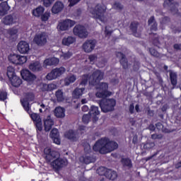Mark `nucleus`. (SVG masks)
Returning a JSON list of instances; mask_svg holds the SVG:
<instances>
[{
	"label": "nucleus",
	"mask_w": 181,
	"mask_h": 181,
	"mask_svg": "<svg viewBox=\"0 0 181 181\" xmlns=\"http://www.w3.org/2000/svg\"><path fill=\"white\" fill-rule=\"evenodd\" d=\"M9 80H11V84L13 87H19L21 84H22V79L16 75L11 77V78H9Z\"/></svg>",
	"instance_id": "7c9ffc66"
},
{
	"label": "nucleus",
	"mask_w": 181,
	"mask_h": 181,
	"mask_svg": "<svg viewBox=\"0 0 181 181\" xmlns=\"http://www.w3.org/2000/svg\"><path fill=\"white\" fill-rule=\"evenodd\" d=\"M138 26H139V23H138V22H132L129 26L130 30H132V32L134 33H136V30H138Z\"/></svg>",
	"instance_id": "58836bf2"
},
{
	"label": "nucleus",
	"mask_w": 181,
	"mask_h": 181,
	"mask_svg": "<svg viewBox=\"0 0 181 181\" xmlns=\"http://www.w3.org/2000/svg\"><path fill=\"white\" fill-rule=\"evenodd\" d=\"M42 1L43 2L44 6H45L46 8H49V6H50V5H52V4L54 2V0H42Z\"/></svg>",
	"instance_id": "3c124183"
},
{
	"label": "nucleus",
	"mask_w": 181,
	"mask_h": 181,
	"mask_svg": "<svg viewBox=\"0 0 181 181\" xmlns=\"http://www.w3.org/2000/svg\"><path fill=\"white\" fill-rule=\"evenodd\" d=\"M91 117H93L91 115H90L89 113L87 115H83V117H82V121L83 122V124H88V122H90V119H91Z\"/></svg>",
	"instance_id": "37998d69"
},
{
	"label": "nucleus",
	"mask_w": 181,
	"mask_h": 181,
	"mask_svg": "<svg viewBox=\"0 0 181 181\" xmlns=\"http://www.w3.org/2000/svg\"><path fill=\"white\" fill-rule=\"evenodd\" d=\"M98 175L100 176H107V172H108V169L104 168V167H100L97 170Z\"/></svg>",
	"instance_id": "a19ab883"
},
{
	"label": "nucleus",
	"mask_w": 181,
	"mask_h": 181,
	"mask_svg": "<svg viewBox=\"0 0 181 181\" xmlns=\"http://www.w3.org/2000/svg\"><path fill=\"white\" fill-rule=\"evenodd\" d=\"M71 56H73V54L70 52H68L63 54V57L65 59H70V57H71Z\"/></svg>",
	"instance_id": "e2e57ef3"
},
{
	"label": "nucleus",
	"mask_w": 181,
	"mask_h": 181,
	"mask_svg": "<svg viewBox=\"0 0 181 181\" xmlns=\"http://www.w3.org/2000/svg\"><path fill=\"white\" fill-rule=\"evenodd\" d=\"M108 83H102L100 86V90L98 92L95 93L96 97L98 98H105V97H108L110 95L108 94Z\"/></svg>",
	"instance_id": "f8f14e48"
},
{
	"label": "nucleus",
	"mask_w": 181,
	"mask_h": 181,
	"mask_svg": "<svg viewBox=\"0 0 181 181\" xmlns=\"http://www.w3.org/2000/svg\"><path fill=\"white\" fill-rule=\"evenodd\" d=\"M98 59V57H97V54H90L88 57L90 64H94Z\"/></svg>",
	"instance_id": "a18cd8bd"
},
{
	"label": "nucleus",
	"mask_w": 181,
	"mask_h": 181,
	"mask_svg": "<svg viewBox=\"0 0 181 181\" xmlns=\"http://www.w3.org/2000/svg\"><path fill=\"white\" fill-rule=\"evenodd\" d=\"M38 105H40L42 108H40V112H43V111H46V105L43 103H38Z\"/></svg>",
	"instance_id": "69168bd1"
},
{
	"label": "nucleus",
	"mask_w": 181,
	"mask_h": 181,
	"mask_svg": "<svg viewBox=\"0 0 181 181\" xmlns=\"http://www.w3.org/2000/svg\"><path fill=\"white\" fill-rule=\"evenodd\" d=\"M122 165L124 166V168L131 169V168H132V161L129 158H122Z\"/></svg>",
	"instance_id": "72a5a7b5"
},
{
	"label": "nucleus",
	"mask_w": 181,
	"mask_h": 181,
	"mask_svg": "<svg viewBox=\"0 0 181 181\" xmlns=\"http://www.w3.org/2000/svg\"><path fill=\"white\" fill-rule=\"evenodd\" d=\"M63 9H64V4H63L62 1H56L54 4L51 11L52 13L57 15V13H60Z\"/></svg>",
	"instance_id": "f3484780"
},
{
	"label": "nucleus",
	"mask_w": 181,
	"mask_h": 181,
	"mask_svg": "<svg viewBox=\"0 0 181 181\" xmlns=\"http://www.w3.org/2000/svg\"><path fill=\"white\" fill-rule=\"evenodd\" d=\"M170 21V19L168 17H164L162 19L161 23L166 25V23H169Z\"/></svg>",
	"instance_id": "338daca9"
},
{
	"label": "nucleus",
	"mask_w": 181,
	"mask_h": 181,
	"mask_svg": "<svg viewBox=\"0 0 181 181\" xmlns=\"http://www.w3.org/2000/svg\"><path fill=\"white\" fill-rule=\"evenodd\" d=\"M66 110L62 107H57L54 110V115L57 118H64L66 117Z\"/></svg>",
	"instance_id": "4be33fe9"
},
{
	"label": "nucleus",
	"mask_w": 181,
	"mask_h": 181,
	"mask_svg": "<svg viewBox=\"0 0 181 181\" xmlns=\"http://www.w3.org/2000/svg\"><path fill=\"white\" fill-rule=\"evenodd\" d=\"M76 25V21L71 20H65L59 23L58 28L60 30H67L69 28H71Z\"/></svg>",
	"instance_id": "2eb2a0df"
},
{
	"label": "nucleus",
	"mask_w": 181,
	"mask_h": 181,
	"mask_svg": "<svg viewBox=\"0 0 181 181\" xmlns=\"http://www.w3.org/2000/svg\"><path fill=\"white\" fill-rule=\"evenodd\" d=\"M113 9H116L117 11H121L124 6L119 2H115L112 6Z\"/></svg>",
	"instance_id": "09e8293b"
},
{
	"label": "nucleus",
	"mask_w": 181,
	"mask_h": 181,
	"mask_svg": "<svg viewBox=\"0 0 181 181\" xmlns=\"http://www.w3.org/2000/svg\"><path fill=\"white\" fill-rule=\"evenodd\" d=\"M117 102L114 99H103L99 101V105L103 112H110L114 110Z\"/></svg>",
	"instance_id": "7ed1b4c3"
},
{
	"label": "nucleus",
	"mask_w": 181,
	"mask_h": 181,
	"mask_svg": "<svg viewBox=\"0 0 181 181\" xmlns=\"http://www.w3.org/2000/svg\"><path fill=\"white\" fill-rule=\"evenodd\" d=\"M8 60L13 64H19V55L14 54L8 56Z\"/></svg>",
	"instance_id": "f704fd0d"
},
{
	"label": "nucleus",
	"mask_w": 181,
	"mask_h": 181,
	"mask_svg": "<svg viewBox=\"0 0 181 181\" xmlns=\"http://www.w3.org/2000/svg\"><path fill=\"white\" fill-rule=\"evenodd\" d=\"M49 16H50V13H45V14L42 15V21H47V19H49Z\"/></svg>",
	"instance_id": "680f3d73"
},
{
	"label": "nucleus",
	"mask_w": 181,
	"mask_h": 181,
	"mask_svg": "<svg viewBox=\"0 0 181 181\" xmlns=\"http://www.w3.org/2000/svg\"><path fill=\"white\" fill-rule=\"evenodd\" d=\"M168 73H170V80L171 84L173 88H175V87L177 86V74L172 70H169Z\"/></svg>",
	"instance_id": "412c9836"
},
{
	"label": "nucleus",
	"mask_w": 181,
	"mask_h": 181,
	"mask_svg": "<svg viewBox=\"0 0 181 181\" xmlns=\"http://www.w3.org/2000/svg\"><path fill=\"white\" fill-rule=\"evenodd\" d=\"M153 44L154 46H159L160 45V42H159V38L158 37L157 34H153Z\"/></svg>",
	"instance_id": "49530a36"
},
{
	"label": "nucleus",
	"mask_w": 181,
	"mask_h": 181,
	"mask_svg": "<svg viewBox=\"0 0 181 181\" xmlns=\"http://www.w3.org/2000/svg\"><path fill=\"white\" fill-rule=\"evenodd\" d=\"M66 72V69L64 67L56 68L54 69L47 74L46 76L47 80H56L58 77H60L62 74H64Z\"/></svg>",
	"instance_id": "20e7f679"
},
{
	"label": "nucleus",
	"mask_w": 181,
	"mask_h": 181,
	"mask_svg": "<svg viewBox=\"0 0 181 181\" xmlns=\"http://www.w3.org/2000/svg\"><path fill=\"white\" fill-rule=\"evenodd\" d=\"M86 90L85 88H76L74 89V90L72 93V95L74 98H80L84 93V90Z\"/></svg>",
	"instance_id": "c756f323"
},
{
	"label": "nucleus",
	"mask_w": 181,
	"mask_h": 181,
	"mask_svg": "<svg viewBox=\"0 0 181 181\" xmlns=\"http://www.w3.org/2000/svg\"><path fill=\"white\" fill-rule=\"evenodd\" d=\"M65 136L68 139H70V141H77L78 134L73 130H69L65 134Z\"/></svg>",
	"instance_id": "393cba45"
},
{
	"label": "nucleus",
	"mask_w": 181,
	"mask_h": 181,
	"mask_svg": "<svg viewBox=\"0 0 181 181\" xmlns=\"http://www.w3.org/2000/svg\"><path fill=\"white\" fill-rule=\"evenodd\" d=\"M15 22H16V18L12 15L6 16L3 19V23H4V25H12V23H15Z\"/></svg>",
	"instance_id": "cd10ccee"
},
{
	"label": "nucleus",
	"mask_w": 181,
	"mask_h": 181,
	"mask_svg": "<svg viewBox=\"0 0 181 181\" xmlns=\"http://www.w3.org/2000/svg\"><path fill=\"white\" fill-rule=\"evenodd\" d=\"M139 66H140L139 62L134 61V65H133V70L134 71H138V70H139Z\"/></svg>",
	"instance_id": "6e6d98bb"
},
{
	"label": "nucleus",
	"mask_w": 181,
	"mask_h": 181,
	"mask_svg": "<svg viewBox=\"0 0 181 181\" xmlns=\"http://www.w3.org/2000/svg\"><path fill=\"white\" fill-rule=\"evenodd\" d=\"M163 6L164 8H167V9H170L173 15H176V13L179 12V10L177 9L179 3L175 1V0H165Z\"/></svg>",
	"instance_id": "0eeeda50"
},
{
	"label": "nucleus",
	"mask_w": 181,
	"mask_h": 181,
	"mask_svg": "<svg viewBox=\"0 0 181 181\" xmlns=\"http://www.w3.org/2000/svg\"><path fill=\"white\" fill-rule=\"evenodd\" d=\"M51 138H56L59 136V130L57 129H53L50 133Z\"/></svg>",
	"instance_id": "8fccbe9b"
},
{
	"label": "nucleus",
	"mask_w": 181,
	"mask_h": 181,
	"mask_svg": "<svg viewBox=\"0 0 181 181\" xmlns=\"http://www.w3.org/2000/svg\"><path fill=\"white\" fill-rule=\"evenodd\" d=\"M59 62V59L56 57L47 59L44 61V66H57Z\"/></svg>",
	"instance_id": "b1692460"
},
{
	"label": "nucleus",
	"mask_w": 181,
	"mask_h": 181,
	"mask_svg": "<svg viewBox=\"0 0 181 181\" xmlns=\"http://www.w3.org/2000/svg\"><path fill=\"white\" fill-rule=\"evenodd\" d=\"M74 35L78 36L81 39H86L88 36V31L86 29V27L78 25L73 29Z\"/></svg>",
	"instance_id": "423d86ee"
},
{
	"label": "nucleus",
	"mask_w": 181,
	"mask_h": 181,
	"mask_svg": "<svg viewBox=\"0 0 181 181\" xmlns=\"http://www.w3.org/2000/svg\"><path fill=\"white\" fill-rule=\"evenodd\" d=\"M26 57L25 56H19L18 55V64H23V63H26Z\"/></svg>",
	"instance_id": "603ef678"
},
{
	"label": "nucleus",
	"mask_w": 181,
	"mask_h": 181,
	"mask_svg": "<svg viewBox=\"0 0 181 181\" xmlns=\"http://www.w3.org/2000/svg\"><path fill=\"white\" fill-rule=\"evenodd\" d=\"M44 12H45V8L42 6H39L38 8H37L35 10L33 11V15H34V16L39 17V16H42Z\"/></svg>",
	"instance_id": "c9c22d12"
},
{
	"label": "nucleus",
	"mask_w": 181,
	"mask_h": 181,
	"mask_svg": "<svg viewBox=\"0 0 181 181\" xmlns=\"http://www.w3.org/2000/svg\"><path fill=\"white\" fill-rule=\"evenodd\" d=\"M155 146V143L153 142H147L144 145V148L147 149V151H149V149H152Z\"/></svg>",
	"instance_id": "de8ad7c7"
},
{
	"label": "nucleus",
	"mask_w": 181,
	"mask_h": 181,
	"mask_svg": "<svg viewBox=\"0 0 181 181\" xmlns=\"http://www.w3.org/2000/svg\"><path fill=\"white\" fill-rule=\"evenodd\" d=\"M55 95L59 103H62V101H64V95L63 94V90H57L55 93Z\"/></svg>",
	"instance_id": "e433bc0d"
},
{
	"label": "nucleus",
	"mask_w": 181,
	"mask_h": 181,
	"mask_svg": "<svg viewBox=\"0 0 181 181\" xmlns=\"http://www.w3.org/2000/svg\"><path fill=\"white\" fill-rule=\"evenodd\" d=\"M76 42V37L73 36L65 37L62 39V45L64 46H70V45H73Z\"/></svg>",
	"instance_id": "bb28decb"
},
{
	"label": "nucleus",
	"mask_w": 181,
	"mask_h": 181,
	"mask_svg": "<svg viewBox=\"0 0 181 181\" xmlns=\"http://www.w3.org/2000/svg\"><path fill=\"white\" fill-rule=\"evenodd\" d=\"M33 42L37 46H45L47 43V35L46 33L36 34L34 37Z\"/></svg>",
	"instance_id": "6e6552de"
},
{
	"label": "nucleus",
	"mask_w": 181,
	"mask_h": 181,
	"mask_svg": "<svg viewBox=\"0 0 181 181\" xmlns=\"http://www.w3.org/2000/svg\"><path fill=\"white\" fill-rule=\"evenodd\" d=\"M54 125L53 119L49 115L44 119V128L46 132H49L52 129V127Z\"/></svg>",
	"instance_id": "a211bd4d"
},
{
	"label": "nucleus",
	"mask_w": 181,
	"mask_h": 181,
	"mask_svg": "<svg viewBox=\"0 0 181 181\" xmlns=\"http://www.w3.org/2000/svg\"><path fill=\"white\" fill-rule=\"evenodd\" d=\"M52 139L54 141V144H57V145H60V138L59 136L52 137Z\"/></svg>",
	"instance_id": "0e129e2a"
},
{
	"label": "nucleus",
	"mask_w": 181,
	"mask_h": 181,
	"mask_svg": "<svg viewBox=\"0 0 181 181\" xmlns=\"http://www.w3.org/2000/svg\"><path fill=\"white\" fill-rule=\"evenodd\" d=\"M34 98H35V95H33V93H27L25 98L21 100V104L23 108L28 114H30V112H29V110H30V105H29V101H33Z\"/></svg>",
	"instance_id": "9b49d317"
},
{
	"label": "nucleus",
	"mask_w": 181,
	"mask_h": 181,
	"mask_svg": "<svg viewBox=\"0 0 181 181\" xmlns=\"http://www.w3.org/2000/svg\"><path fill=\"white\" fill-rule=\"evenodd\" d=\"M29 112L30 118L34 121L35 122H40L42 121V119L40 118V116L37 115V113H30V109H29Z\"/></svg>",
	"instance_id": "4c0bfd02"
},
{
	"label": "nucleus",
	"mask_w": 181,
	"mask_h": 181,
	"mask_svg": "<svg viewBox=\"0 0 181 181\" xmlns=\"http://www.w3.org/2000/svg\"><path fill=\"white\" fill-rule=\"evenodd\" d=\"M149 52L151 56H153V57H161L160 53L158 52V51L153 48H150Z\"/></svg>",
	"instance_id": "c03bdc74"
},
{
	"label": "nucleus",
	"mask_w": 181,
	"mask_h": 181,
	"mask_svg": "<svg viewBox=\"0 0 181 181\" xmlns=\"http://www.w3.org/2000/svg\"><path fill=\"white\" fill-rule=\"evenodd\" d=\"M97 45V40H87L82 45V49H83L86 53H91Z\"/></svg>",
	"instance_id": "1a4fd4ad"
},
{
	"label": "nucleus",
	"mask_w": 181,
	"mask_h": 181,
	"mask_svg": "<svg viewBox=\"0 0 181 181\" xmlns=\"http://www.w3.org/2000/svg\"><path fill=\"white\" fill-rule=\"evenodd\" d=\"M11 9L9 5H8V2L3 1L0 4V16H4L8 13V11Z\"/></svg>",
	"instance_id": "6ab92c4d"
},
{
	"label": "nucleus",
	"mask_w": 181,
	"mask_h": 181,
	"mask_svg": "<svg viewBox=\"0 0 181 181\" xmlns=\"http://www.w3.org/2000/svg\"><path fill=\"white\" fill-rule=\"evenodd\" d=\"M107 11V7L104 5L98 4L95 7L89 10L93 19H98L100 22H105V16H104Z\"/></svg>",
	"instance_id": "f03ea898"
},
{
	"label": "nucleus",
	"mask_w": 181,
	"mask_h": 181,
	"mask_svg": "<svg viewBox=\"0 0 181 181\" xmlns=\"http://www.w3.org/2000/svg\"><path fill=\"white\" fill-rule=\"evenodd\" d=\"M163 138V135L154 134L151 135V139H162Z\"/></svg>",
	"instance_id": "13d9d810"
},
{
	"label": "nucleus",
	"mask_w": 181,
	"mask_h": 181,
	"mask_svg": "<svg viewBox=\"0 0 181 181\" xmlns=\"http://www.w3.org/2000/svg\"><path fill=\"white\" fill-rule=\"evenodd\" d=\"M88 82V76H83L82 78V81L80 83V86H86Z\"/></svg>",
	"instance_id": "5fc2aeb1"
},
{
	"label": "nucleus",
	"mask_w": 181,
	"mask_h": 181,
	"mask_svg": "<svg viewBox=\"0 0 181 181\" xmlns=\"http://www.w3.org/2000/svg\"><path fill=\"white\" fill-rule=\"evenodd\" d=\"M117 148L118 144L117 142L110 141L108 139H101L95 144L93 148L95 152L105 154L115 151Z\"/></svg>",
	"instance_id": "f257e3e1"
},
{
	"label": "nucleus",
	"mask_w": 181,
	"mask_h": 181,
	"mask_svg": "<svg viewBox=\"0 0 181 181\" xmlns=\"http://www.w3.org/2000/svg\"><path fill=\"white\" fill-rule=\"evenodd\" d=\"M66 165L67 160L63 158H57L51 163V166L56 170H59V169H62V168H64Z\"/></svg>",
	"instance_id": "ddd939ff"
},
{
	"label": "nucleus",
	"mask_w": 181,
	"mask_h": 181,
	"mask_svg": "<svg viewBox=\"0 0 181 181\" xmlns=\"http://www.w3.org/2000/svg\"><path fill=\"white\" fill-rule=\"evenodd\" d=\"M88 114L93 117L95 121H98V117H97V115H100V110H98V107L92 105L90 108Z\"/></svg>",
	"instance_id": "aec40b11"
},
{
	"label": "nucleus",
	"mask_w": 181,
	"mask_h": 181,
	"mask_svg": "<svg viewBox=\"0 0 181 181\" xmlns=\"http://www.w3.org/2000/svg\"><path fill=\"white\" fill-rule=\"evenodd\" d=\"M45 158L48 162H51L52 159L59 158V152L52 150V148L47 147L44 149Z\"/></svg>",
	"instance_id": "9d476101"
},
{
	"label": "nucleus",
	"mask_w": 181,
	"mask_h": 181,
	"mask_svg": "<svg viewBox=\"0 0 181 181\" xmlns=\"http://www.w3.org/2000/svg\"><path fill=\"white\" fill-rule=\"evenodd\" d=\"M118 175L117 174V172L112 170H108L106 173V177L110 180H115L117 179Z\"/></svg>",
	"instance_id": "2f4dec72"
},
{
	"label": "nucleus",
	"mask_w": 181,
	"mask_h": 181,
	"mask_svg": "<svg viewBox=\"0 0 181 181\" xmlns=\"http://www.w3.org/2000/svg\"><path fill=\"white\" fill-rule=\"evenodd\" d=\"M148 25L151 26V30H154L156 32L158 30V23L155 20L154 16H151L148 21Z\"/></svg>",
	"instance_id": "c85d7f7f"
},
{
	"label": "nucleus",
	"mask_w": 181,
	"mask_h": 181,
	"mask_svg": "<svg viewBox=\"0 0 181 181\" xmlns=\"http://www.w3.org/2000/svg\"><path fill=\"white\" fill-rule=\"evenodd\" d=\"M173 48L175 50H181V44H175Z\"/></svg>",
	"instance_id": "774afa93"
},
{
	"label": "nucleus",
	"mask_w": 181,
	"mask_h": 181,
	"mask_svg": "<svg viewBox=\"0 0 181 181\" xmlns=\"http://www.w3.org/2000/svg\"><path fill=\"white\" fill-rule=\"evenodd\" d=\"M29 69L31 71H42V68L40 62H35L29 65Z\"/></svg>",
	"instance_id": "5701e85b"
},
{
	"label": "nucleus",
	"mask_w": 181,
	"mask_h": 181,
	"mask_svg": "<svg viewBox=\"0 0 181 181\" xmlns=\"http://www.w3.org/2000/svg\"><path fill=\"white\" fill-rule=\"evenodd\" d=\"M8 97V93L6 92H1L0 93V101H5Z\"/></svg>",
	"instance_id": "864d4df0"
},
{
	"label": "nucleus",
	"mask_w": 181,
	"mask_h": 181,
	"mask_svg": "<svg viewBox=\"0 0 181 181\" xmlns=\"http://www.w3.org/2000/svg\"><path fill=\"white\" fill-rule=\"evenodd\" d=\"M15 76V69L12 66L7 68V76L8 78H12Z\"/></svg>",
	"instance_id": "ea45409f"
},
{
	"label": "nucleus",
	"mask_w": 181,
	"mask_h": 181,
	"mask_svg": "<svg viewBox=\"0 0 181 181\" xmlns=\"http://www.w3.org/2000/svg\"><path fill=\"white\" fill-rule=\"evenodd\" d=\"M57 88V85L54 83L48 84V91H53V90H56Z\"/></svg>",
	"instance_id": "4d7b16f0"
},
{
	"label": "nucleus",
	"mask_w": 181,
	"mask_h": 181,
	"mask_svg": "<svg viewBox=\"0 0 181 181\" xmlns=\"http://www.w3.org/2000/svg\"><path fill=\"white\" fill-rule=\"evenodd\" d=\"M80 162H83L86 163V165H88V163H94L95 162V158L91 156H85L80 158Z\"/></svg>",
	"instance_id": "a878e982"
},
{
	"label": "nucleus",
	"mask_w": 181,
	"mask_h": 181,
	"mask_svg": "<svg viewBox=\"0 0 181 181\" xmlns=\"http://www.w3.org/2000/svg\"><path fill=\"white\" fill-rule=\"evenodd\" d=\"M77 80V77L75 75H70L68 76L64 79V85L65 86H70L72 83H74Z\"/></svg>",
	"instance_id": "473e14b6"
},
{
	"label": "nucleus",
	"mask_w": 181,
	"mask_h": 181,
	"mask_svg": "<svg viewBox=\"0 0 181 181\" xmlns=\"http://www.w3.org/2000/svg\"><path fill=\"white\" fill-rule=\"evenodd\" d=\"M18 50L23 54L28 53L30 48L29 47V44L26 41H21L17 46Z\"/></svg>",
	"instance_id": "dca6fc26"
},
{
	"label": "nucleus",
	"mask_w": 181,
	"mask_h": 181,
	"mask_svg": "<svg viewBox=\"0 0 181 181\" xmlns=\"http://www.w3.org/2000/svg\"><path fill=\"white\" fill-rule=\"evenodd\" d=\"M104 77V73L101 72L100 70L95 71L89 79V84L91 86H97L100 84V81L103 80Z\"/></svg>",
	"instance_id": "39448f33"
},
{
	"label": "nucleus",
	"mask_w": 181,
	"mask_h": 181,
	"mask_svg": "<svg viewBox=\"0 0 181 181\" xmlns=\"http://www.w3.org/2000/svg\"><path fill=\"white\" fill-rule=\"evenodd\" d=\"M21 75L25 81H34V80H36V76L28 69L21 71Z\"/></svg>",
	"instance_id": "4468645a"
},
{
	"label": "nucleus",
	"mask_w": 181,
	"mask_h": 181,
	"mask_svg": "<svg viewBox=\"0 0 181 181\" xmlns=\"http://www.w3.org/2000/svg\"><path fill=\"white\" fill-rule=\"evenodd\" d=\"M37 131H42L43 129V127H42V120L40 122H35Z\"/></svg>",
	"instance_id": "bf43d9fd"
},
{
	"label": "nucleus",
	"mask_w": 181,
	"mask_h": 181,
	"mask_svg": "<svg viewBox=\"0 0 181 181\" xmlns=\"http://www.w3.org/2000/svg\"><path fill=\"white\" fill-rule=\"evenodd\" d=\"M120 64L122 66L124 70H127L128 67H129V64H128V59L127 58L120 59Z\"/></svg>",
	"instance_id": "79ce46f5"
},
{
	"label": "nucleus",
	"mask_w": 181,
	"mask_h": 181,
	"mask_svg": "<svg viewBox=\"0 0 181 181\" xmlns=\"http://www.w3.org/2000/svg\"><path fill=\"white\" fill-rule=\"evenodd\" d=\"M81 0H69V6H74V5L78 4Z\"/></svg>",
	"instance_id": "052dcab7"
}]
</instances>
